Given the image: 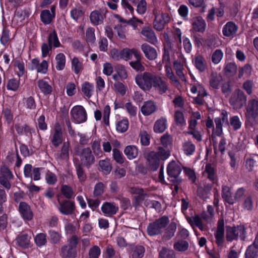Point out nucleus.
<instances>
[{"instance_id":"obj_26","label":"nucleus","mask_w":258,"mask_h":258,"mask_svg":"<svg viewBox=\"0 0 258 258\" xmlns=\"http://www.w3.org/2000/svg\"><path fill=\"white\" fill-rule=\"evenodd\" d=\"M60 254L64 258H75L77 251L74 247L65 245L61 247Z\"/></svg>"},{"instance_id":"obj_48","label":"nucleus","mask_w":258,"mask_h":258,"mask_svg":"<svg viewBox=\"0 0 258 258\" xmlns=\"http://www.w3.org/2000/svg\"><path fill=\"white\" fill-rule=\"evenodd\" d=\"M114 29L120 39H124L126 37V34L128 30L126 25H117L115 26Z\"/></svg>"},{"instance_id":"obj_38","label":"nucleus","mask_w":258,"mask_h":258,"mask_svg":"<svg viewBox=\"0 0 258 258\" xmlns=\"http://www.w3.org/2000/svg\"><path fill=\"white\" fill-rule=\"evenodd\" d=\"M226 239L229 241H232L238 238L236 227L227 226L226 227Z\"/></svg>"},{"instance_id":"obj_23","label":"nucleus","mask_w":258,"mask_h":258,"mask_svg":"<svg viewBox=\"0 0 258 258\" xmlns=\"http://www.w3.org/2000/svg\"><path fill=\"white\" fill-rule=\"evenodd\" d=\"M221 115L222 117H217L215 119L216 132L218 136H220L222 132L223 123L228 121V114L227 112L223 111Z\"/></svg>"},{"instance_id":"obj_53","label":"nucleus","mask_w":258,"mask_h":258,"mask_svg":"<svg viewBox=\"0 0 258 258\" xmlns=\"http://www.w3.org/2000/svg\"><path fill=\"white\" fill-rule=\"evenodd\" d=\"M188 243L184 240H180L174 244V248L179 251H184L187 249Z\"/></svg>"},{"instance_id":"obj_55","label":"nucleus","mask_w":258,"mask_h":258,"mask_svg":"<svg viewBox=\"0 0 258 258\" xmlns=\"http://www.w3.org/2000/svg\"><path fill=\"white\" fill-rule=\"evenodd\" d=\"M86 40L88 43H93L95 40V29L92 27L88 28L86 33Z\"/></svg>"},{"instance_id":"obj_1","label":"nucleus","mask_w":258,"mask_h":258,"mask_svg":"<svg viewBox=\"0 0 258 258\" xmlns=\"http://www.w3.org/2000/svg\"><path fill=\"white\" fill-rule=\"evenodd\" d=\"M245 117L246 121L252 125L258 124V99L248 100L245 106Z\"/></svg>"},{"instance_id":"obj_59","label":"nucleus","mask_w":258,"mask_h":258,"mask_svg":"<svg viewBox=\"0 0 258 258\" xmlns=\"http://www.w3.org/2000/svg\"><path fill=\"white\" fill-rule=\"evenodd\" d=\"M114 90L122 96L125 94L127 88L122 83L117 82L114 84Z\"/></svg>"},{"instance_id":"obj_17","label":"nucleus","mask_w":258,"mask_h":258,"mask_svg":"<svg viewBox=\"0 0 258 258\" xmlns=\"http://www.w3.org/2000/svg\"><path fill=\"white\" fill-rule=\"evenodd\" d=\"M237 29V25L234 22L230 21L223 26L222 33L226 37H231L235 34Z\"/></svg>"},{"instance_id":"obj_63","label":"nucleus","mask_w":258,"mask_h":258,"mask_svg":"<svg viewBox=\"0 0 258 258\" xmlns=\"http://www.w3.org/2000/svg\"><path fill=\"white\" fill-rule=\"evenodd\" d=\"M100 253V248L98 246L94 245L89 249V258H98Z\"/></svg>"},{"instance_id":"obj_40","label":"nucleus","mask_w":258,"mask_h":258,"mask_svg":"<svg viewBox=\"0 0 258 258\" xmlns=\"http://www.w3.org/2000/svg\"><path fill=\"white\" fill-rule=\"evenodd\" d=\"M56 69L58 71L62 70L66 64V57L62 53L57 54L55 56Z\"/></svg>"},{"instance_id":"obj_58","label":"nucleus","mask_w":258,"mask_h":258,"mask_svg":"<svg viewBox=\"0 0 258 258\" xmlns=\"http://www.w3.org/2000/svg\"><path fill=\"white\" fill-rule=\"evenodd\" d=\"M222 77L219 75H213L211 78L210 84L212 87L217 89L218 88L221 81Z\"/></svg>"},{"instance_id":"obj_22","label":"nucleus","mask_w":258,"mask_h":258,"mask_svg":"<svg viewBox=\"0 0 258 258\" xmlns=\"http://www.w3.org/2000/svg\"><path fill=\"white\" fill-rule=\"evenodd\" d=\"M65 222L64 230L67 234H72L78 231L80 228V224L78 221H75L73 223H70L69 221L66 218L63 219Z\"/></svg>"},{"instance_id":"obj_64","label":"nucleus","mask_w":258,"mask_h":258,"mask_svg":"<svg viewBox=\"0 0 258 258\" xmlns=\"http://www.w3.org/2000/svg\"><path fill=\"white\" fill-rule=\"evenodd\" d=\"M224 70L226 73L232 76L236 73L237 66L234 62H229L226 65Z\"/></svg>"},{"instance_id":"obj_7","label":"nucleus","mask_w":258,"mask_h":258,"mask_svg":"<svg viewBox=\"0 0 258 258\" xmlns=\"http://www.w3.org/2000/svg\"><path fill=\"white\" fill-rule=\"evenodd\" d=\"M243 92L239 89L235 90L230 99V103L235 108H240L246 101Z\"/></svg>"},{"instance_id":"obj_56","label":"nucleus","mask_w":258,"mask_h":258,"mask_svg":"<svg viewBox=\"0 0 258 258\" xmlns=\"http://www.w3.org/2000/svg\"><path fill=\"white\" fill-rule=\"evenodd\" d=\"M72 68L73 71L77 74H79L82 69V64L77 57H74L72 60Z\"/></svg>"},{"instance_id":"obj_21","label":"nucleus","mask_w":258,"mask_h":258,"mask_svg":"<svg viewBox=\"0 0 258 258\" xmlns=\"http://www.w3.org/2000/svg\"><path fill=\"white\" fill-rule=\"evenodd\" d=\"M142 34L145 36L147 40L151 43L155 44L157 41V38L153 30L149 27H145L141 31Z\"/></svg>"},{"instance_id":"obj_34","label":"nucleus","mask_w":258,"mask_h":258,"mask_svg":"<svg viewBox=\"0 0 258 258\" xmlns=\"http://www.w3.org/2000/svg\"><path fill=\"white\" fill-rule=\"evenodd\" d=\"M222 198L224 200L230 204H233L234 203V199L232 196L231 189L229 187L224 186L222 188Z\"/></svg>"},{"instance_id":"obj_61","label":"nucleus","mask_w":258,"mask_h":258,"mask_svg":"<svg viewBox=\"0 0 258 258\" xmlns=\"http://www.w3.org/2000/svg\"><path fill=\"white\" fill-rule=\"evenodd\" d=\"M230 124L235 130L239 129L241 126L242 123L238 116H233L230 117Z\"/></svg>"},{"instance_id":"obj_9","label":"nucleus","mask_w":258,"mask_h":258,"mask_svg":"<svg viewBox=\"0 0 258 258\" xmlns=\"http://www.w3.org/2000/svg\"><path fill=\"white\" fill-rule=\"evenodd\" d=\"M19 212L22 218L25 221L33 219V213L30 206L25 202H21L19 205Z\"/></svg>"},{"instance_id":"obj_29","label":"nucleus","mask_w":258,"mask_h":258,"mask_svg":"<svg viewBox=\"0 0 258 258\" xmlns=\"http://www.w3.org/2000/svg\"><path fill=\"white\" fill-rule=\"evenodd\" d=\"M167 120L165 118L161 117L155 122L154 131L157 133H163L167 127Z\"/></svg>"},{"instance_id":"obj_19","label":"nucleus","mask_w":258,"mask_h":258,"mask_svg":"<svg viewBox=\"0 0 258 258\" xmlns=\"http://www.w3.org/2000/svg\"><path fill=\"white\" fill-rule=\"evenodd\" d=\"M141 49L145 56L150 60H154L157 56L156 49L147 44H143L141 46Z\"/></svg>"},{"instance_id":"obj_62","label":"nucleus","mask_w":258,"mask_h":258,"mask_svg":"<svg viewBox=\"0 0 258 258\" xmlns=\"http://www.w3.org/2000/svg\"><path fill=\"white\" fill-rule=\"evenodd\" d=\"M19 85V80L16 79H11L9 80L7 87L8 90L15 91L18 90Z\"/></svg>"},{"instance_id":"obj_11","label":"nucleus","mask_w":258,"mask_h":258,"mask_svg":"<svg viewBox=\"0 0 258 258\" xmlns=\"http://www.w3.org/2000/svg\"><path fill=\"white\" fill-rule=\"evenodd\" d=\"M59 203L58 210L63 215H68L72 214L75 210L74 204L68 200L60 201L58 199Z\"/></svg>"},{"instance_id":"obj_10","label":"nucleus","mask_w":258,"mask_h":258,"mask_svg":"<svg viewBox=\"0 0 258 258\" xmlns=\"http://www.w3.org/2000/svg\"><path fill=\"white\" fill-rule=\"evenodd\" d=\"M81 164L86 166H89L94 163L95 161L91 150L89 148L83 149L80 154Z\"/></svg>"},{"instance_id":"obj_44","label":"nucleus","mask_w":258,"mask_h":258,"mask_svg":"<svg viewBox=\"0 0 258 258\" xmlns=\"http://www.w3.org/2000/svg\"><path fill=\"white\" fill-rule=\"evenodd\" d=\"M54 17L53 14H51L48 10L42 11L40 15L41 20L45 24L50 23Z\"/></svg>"},{"instance_id":"obj_43","label":"nucleus","mask_w":258,"mask_h":258,"mask_svg":"<svg viewBox=\"0 0 258 258\" xmlns=\"http://www.w3.org/2000/svg\"><path fill=\"white\" fill-rule=\"evenodd\" d=\"M245 258H256L258 256V247L255 245H249L245 252Z\"/></svg>"},{"instance_id":"obj_31","label":"nucleus","mask_w":258,"mask_h":258,"mask_svg":"<svg viewBox=\"0 0 258 258\" xmlns=\"http://www.w3.org/2000/svg\"><path fill=\"white\" fill-rule=\"evenodd\" d=\"M38 86L41 92L45 95L50 94L52 92V87L44 80H39L37 82Z\"/></svg>"},{"instance_id":"obj_33","label":"nucleus","mask_w":258,"mask_h":258,"mask_svg":"<svg viewBox=\"0 0 258 258\" xmlns=\"http://www.w3.org/2000/svg\"><path fill=\"white\" fill-rule=\"evenodd\" d=\"M187 220L192 227L196 226L200 230H204V226L202 223V219L198 215L188 217L187 218Z\"/></svg>"},{"instance_id":"obj_60","label":"nucleus","mask_w":258,"mask_h":258,"mask_svg":"<svg viewBox=\"0 0 258 258\" xmlns=\"http://www.w3.org/2000/svg\"><path fill=\"white\" fill-rule=\"evenodd\" d=\"M15 67L18 76H22L25 72L24 63L20 60H16L15 62Z\"/></svg>"},{"instance_id":"obj_52","label":"nucleus","mask_w":258,"mask_h":258,"mask_svg":"<svg viewBox=\"0 0 258 258\" xmlns=\"http://www.w3.org/2000/svg\"><path fill=\"white\" fill-rule=\"evenodd\" d=\"M223 57V52L221 49H216L212 55V61L215 64H218Z\"/></svg>"},{"instance_id":"obj_13","label":"nucleus","mask_w":258,"mask_h":258,"mask_svg":"<svg viewBox=\"0 0 258 258\" xmlns=\"http://www.w3.org/2000/svg\"><path fill=\"white\" fill-rule=\"evenodd\" d=\"M190 92L192 94H199L200 96H207V93L203 86L192 77V82L190 84Z\"/></svg>"},{"instance_id":"obj_57","label":"nucleus","mask_w":258,"mask_h":258,"mask_svg":"<svg viewBox=\"0 0 258 258\" xmlns=\"http://www.w3.org/2000/svg\"><path fill=\"white\" fill-rule=\"evenodd\" d=\"M49 235L51 243L56 244L60 242L61 238V235L58 232L54 230H50L49 231Z\"/></svg>"},{"instance_id":"obj_49","label":"nucleus","mask_w":258,"mask_h":258,"mask_svg":"<svg viewBox=\"0 0 258 258\" xmlns=\"http://www.w3.org/2000/svg\"><path fill=\"white\" fill-rule=\"evenodd\" d=\"M145 252V248L141 245L134 247L132 251V258H142Z\"/></svg>"},{"instance_id":"obj_16","label":"nucleus","mask_w":258,"mask_h":258,"mask_svg":"<svg viewBox=\"0 0 258 258\" xmlns=\"http://www.w3.org/2000/svg\"><path fill=\"white\" fill-rule=\"evenodd\" d=\"M153 84V87L160 94L165 93L168 89L167 84L159 76L157 75Z\"/></svg>"},{"instance_id":"obj_28","label":"nucleus","mask_w":258,"mask_h":258,"mask_svg":"<svg viewBox=\"0 0 258 258\" xmlns=\"http://www.w3.org/2000/svg\"><path fill=\"white\" fill-rule=\"evenodd\" d=\"M138 149L134 145H130L125 147L124 153L129 160L136 158L138 155Z\"/></svg>"},{"instance_id":"obj_4","label":"nucleus","mask_w":258,"mask_h":258,"mask_svg":"<svg viewBox=\"0 0 258 258\" xmlns=\"http://www.w3.org/2000/svg\"><path fill=\"white\" fill-rule=\"evenodd\" d=\"M168 222V218L164 216L151 223L147 228L148 234L150 236H154L160 234Z\"/></svg>"},{"instance_id":"obj_5","label":"nucleus","mask_w":258,"mask_h":258,"mask_svg":"<svg viewBox=\"0 0 258 258\" xmlns=\"http://www.w3.org/2000/svg\"><path fill=\"white\" fill-rule=\"evenodd\" d=\"M71 115L74 122L82 123L86 121L87 114L85 109L81 105H76L71 110Z\"/></svg>"},{"instance_id":"obj_6","label":"nucleus","mask_w":258,"mask_h":258,"mask_svg":"<svg viewBox=\"0 0 258 258\" xmlns=\"http://www.w3.org/2000/svg\"><path fill=\"white\" fill-rule=\"evenodd\" d=\"M153 14L155 16L154 28L159 31L162 30L165 25L170 21L169 15L166 13H159L157 9L153 10Z\"/></svg>"},{"instance_id":"obj_14","label":"nucleus","mask_w":258,"mask_h":258,"mask_svg":"<svg viewBox=\"0 0 258 258\" xmlns=\"http://www.w3.org/2000/svg\"><path fill=\"white\" fill-rule=\"evenodd\" d=\"M101 210L104 215L111 216L117 213L118 207L114 203L105 202L102 205Z\"/></svg>"},{"instance_id":"obj_32","label":"nucleus","mask_w":258,"mask_h":258,"mask_svg":"<svg viewBox=\"0 0 258 258\" xmlns=\"http://www.w3.org/2000/svg\"><path fill=\"white\" fill-rule=\"evenodd\" d=\"M205 173L209 180L215 183L217 181V176L214 167L210 163L207 164L205 167Z\"/></svg>"},{"instance_id":"obj_54","label":"nucleus","mask_w":258,"mask_h":258,"mask_svg":"<svg viewBox=\"0 0 258 258\" xmlns=\"http://www.w3.org/2000/svg\"><path fill=\"white\" fill-rule=\"evenodd\" d=\"M159 255L162 258H175V255L173 250L163 248L160 251Z\"/></svg>"},{"instance_id":"obj_51","label":"nucleus","mask_w":258,"mask_h":258,"mask_svg":"<svg viewBox=\"0 0 258 258\" xmlns=\"http://www.w3.org/2000/svg\"><path fill=\"white\" fill-rule=\"evenodd\" d=\"M176 230V225L175 223L172 222L166 230L165 233L164 237L167 239H169L174 235L175 232Z\"/></svg>"},{"instance_id":"obj_8","label":"nucleus","mask_w":258,"mask_h":258,"mask_svg":"<svg viewBox=\"0 0 258 258\" xmlns=\"http://www.w3.org/2000/svg\"><path fill=\"white\" fill-rule=\"evenodd\" d=\"M130 192L132 195H135L132 204L134 207L137 208L140 205L142 202L147 198L148 195L145 192L142 188L133 187L130 189Z\"/></svg>"},{"instance_id":"obj_27","label":"nucleus","mask_w":258,"mask_h":258,"mask_svg":"<svg viewBox=\"0 0 258 258\" xmlns=\"http://www.w3.org/2000/svg\"><path fill=\"white\" fill-rule=\"evenodd\" d=\"M99 170L106 175L109 174L112 170L111 164L108 158L100 160L99 162Z\"/></svg>"},{"instance_id":"obj_39","label":"nucleus","mask_w":258,"mask_h":258,"mask_svg":"<svg viewBox=\"0 0 258 258\" xmlns=\"http://www.w3.org/2000/svg\"><path fill=\"white\" fill-rule=\"evenodd\" d=\"M82 91L87 97L90 98L94 92L93 84L88 82H85L82 85Z\"/></svg>"},{"instance_id":"obj_2","label":"nucleus","mask_w":258,"mask_h":258,"mask_svg":"<svg viewBox=\"0 0 258 258\" xmlns=\"http://www.w3.org/2000/svg\"><path fill=\"white\" fill-rule=\"evenodd\" d=\"M156 76L157 75L154 74L144 72L136 76V83L141 89L149 91L153 87Z\"/></svg>"},{"instance_id":"obj_47","label":"nucleus","mask_w":258,"mask_h":258,"mask_svg":"<svg viewBox=\"0 0 258 258\" xmlns=\"http://www.w3.org/2000/svg\"><path fill=\"white\" fill-rule=\"evenodd\" d=\"M174 67L176 71V74L183 81H185V79L184 75L183 72V64L178 60H176L174 62Z\"/></svg>"},{"instance_id":"obj_36","label":"nucleus","mask_w":258,"mask_h":258,"mask_svg":"<svg viewBox=\"0 0 258 258\" xmlns=\"http://www.w3.org/2000/svg\"><path fill=\"white\" fill-rule=\"evenodd\" d=\"M195 149V145L190 141H184L182 143V149L186 155H192Z\"/></svg>"},{"instance_id":"obj_50","label":"nucleus","mask_w":258,"mask_h":258,"mask_svg":"<svg viewBox=\"0 0 258 258\" xmlns=\"http://www.w3.org/2000/svg\"><path fill=\"white\" fill-rule=\"evenodd\" d=\"M128 128V121L127 119H123L116 124V130L120 133H124Z\"/></svg>"},{"instance_id":"obj_18","label":"nucleus","mask_w":258,"mask_h":258,"mask_svg":"<svg viewBox=\"0 0 258 258\" xmlns=\"http://www.w3.org/2000/svg\"><path fill=\"white\" fill-rule=\"evenodd\" d=\"M134 56L136 59H141L140 52L135 49L125 48L120 52V57L125 60L131 59Z\"/></svg>"},{"instance_id":"obj_3","label":"nucleus","mask_w":258,"mask_h":258,"mask_svg":"<svg viewBox=\"0 0 258 258\" xmlns=\"http://www.w3.org/2000/svg\"><path fill=\"white\" fill-rule=\"evenodd\" d=\"M169 155L170 152L168 150L160 147L158 152L154 151L149 152L147 155V159L152 168L155 170L159 166L160 160H166Z\"/></svg>"},{"instance_id":"obj_37","label":"nucleus","mask_w":258,"mask_h":258,"mask_svg":"<svg viewBox=\"0 0 258 258\" xmlns=\"http://www.w3.org/2000/svg\"><path fill=\"white\" fill-rule=\"evenodd\" d=\"M252 72V67L248 64H246L243 67H241L238 70V78L242 77L248 78L251 74Z\"/></svg>"},{"instance_id":"obj_35","label":"nucleus","mask_w":258,"mask_h":258,"mask_svg":"<svg viewBox=\"0 0 258 258\" xmlns=\"http://www.w3.org/2000/svg\"><path fill=\"white\" fill-rule=\"evenodd\" d=\"M31 237L29 236L28 234H23L19 236L17 238V243L21 247H29L30 245Z\"/></svg>"},{"instance_id":"obj_46","label":"nucleus","mask_w":258,"mask_h":258,"mask_svg":"<svg viewBox=\"0 0 258 258\" xmlns=\"http://www.w3.org/2000/svg\"><path fill=\"white\" fill-rule=\"evenodd\" d=\"M49 45L51 47H58L60 45V43L58 40L57 34L55 31H52L49 35L48 37Z\"/></svg>"},{"instance_id":"obj_20","label":"nucleus","mask_w":258,"mask_h":258,"mask_svg":"<svg viewBox=\"0 0 258 258\" xmlns=\"http://www.w3.org/2000/svg\"><path fill=\"white\" fill-rule=\"evenodd\" d=\"M167 173L169 176L176 178L181 172V168L179 165L175 161L169 163L167 167Z\"/></svg>"},{"instance_id":"obj_30","label":"nucleus","mask_w":258,"mask_h":258,"mask_svg":"<svg viewBox=\"0 0 258 258\" xmlns=\"http://www.w3.org/2000/svg\"><path fill=\"white\" fill-rule=\"evenodd\" d=\"M62 141V133L61 130L59 127H56L54 129V133L51 140L52 144L55 147H57L61 144Z\"/></svg>"},{"instance_id":"obj_42","label":"nucleus","mask_w":258,"mask_h":258,"mask_svg":"<svg viewBox=\"0 0 258 258\" xmlns=\"http://www.w3.org/2000/svg\"><path fill=\"white\" fill-rule=\"evenodd\" d=\"M201 118L200 113L197 111L192 112L190 119L189 121L188 130L196 129V126L198 124L197 120Z\"/></svg>"},{"instance_id":"obj_24","label":"nucleus","mask_w":258,"mask_h":258,"mask_svg":"<svg viewBox=\"0 0 258 258\" xmlns=\"http://www.w3.org/2000/svg\"><path fill=\"white\" fill-rule=\"evenodd\" d=\"M258 159L257 155H246L245 156V167L249 171L253 170L256 165V160Z\"/></svg>"},{"instance_id":"obj_45","label":"nucleus","mask_w":258,"mask_h":258,"mask_svg":"<svg viewBox=\"0 0 258 258\" xmlns=\"http://www.w3.org/2000/svg\"><path fill=\"white\" fill-rule=\"evenodd\" d=\"M195 65L197 69L203 72L206 68V62L205 58L201 55H198L195 58Z\"/></svg>"},{"instance_id":"obj_12","label":"nucleus","mask_w":258,"mask_h":258,"mask_svg":"<svg viewBox=\"0 0 258 258\" xmlns=\"http://www.w3.org/2000/svg\"><path fill=\"white\" fill-rule=\"evenodd\" d=\"M191 25L192 30L196 32L203 33L206 28L205 21L200 16L192 19Z\"/></svg>"},{"instance_id":"obj_25","label":"nucleus","mask_w":258,"mask_h":258,"mask_svg":"<svg viewBox=\"0 0 258 258\" xmlns=\"http://www.w3.org/2000/svg\"><path fill=\"white\" fill-rule=\"evenodd\" d=\"M90 20L93 25H98L103 23V16L100 11L94 10L90 15Z\"/></svg>"},{"instance_id":"obj_15","label":"nucleus","mask_w":258,"mask_h":258,"mask_svg":"<svg viewBox=\"0 0 258 258\" xmlns=\"http://www.w3.org/2000/svg\"><path fill=\"white\" fill-rule=\"evenodd\" d=\"M157 109L155 103L152 101H147L144 103L141 107V112L144 115L148 116L154 112Z\"/></svg>"},{"instance_id":"obj_41","label":"nucleus","mask_w":258,"mask_h":258,"mask_svg":"<svg viewBox=\"0 0 258 258\" xmlns=\"http://www.w3.org/2000/svg\"><path fill=\"white\" fill-rule=\"evenodd\" d=\"M35 243L38 247L44 246L47 243L46 235L44 233H40L34 237Z\"/></svg>"}]
</instances>
